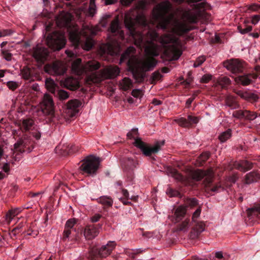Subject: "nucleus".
Listing matches in <instances>:
<instances>
[{
    "label": "nucleus",
    "instance_id": "obj_2",
    "mask_svg": "<svg viewBox=\"0 0 260 260\" xmlns=\"http://www.w3.org/2000/svg\"><path fill=\"white\" fill-rule=\"evenodd\" d=\"M67 27V31L71 41L76 46H81L82 48L85 50L89 51L94 46V40L86 33L84 35L83 38L82 39L80 32L76 25L72 27V24L69 23H66Z\"/></svg>",
    "mask_w": 260,
    "mask_h": 260
},
{
    "label": "nucleus",
    "instance_id": "obj_25",
    "mask_svg": "<svg viewBox=\"0 0 260 260\" xmlns=\"http://www.w3.org/2000/svg\"><path fill=\"white\" fill-rule=\"evenodd\" d=\"M186 214V207L182 206L178 207L174 212L173 221L178 222L181 220Z\"/></svg>",
    "mask_w": 260,
    "mask_h": 260
},
{
    "label": "nucleus",
    "instance_id": "obj_48",
    "mask_svg": "<svg viewBox=\"0 0 260 260\" xmlns=\"http://www.w3.org/2000/svg\"><path fill=\"white\" fill-rule=\"evenodd\" d=\"M184 202L186 206L190 207H194L198 204V201L195 198H185Z\"/></svg>",
    "mask_w": 260,
    "mask_h": 260
},
{
    "label": "nucleus",
    "instance_id": "obj_26",
    "mask_svg": "<svg viewBox=\"0 0 260 260\" xmlns=\"http://www.w3.org/2000/svg\"><path fill=\"white\" fill-rule=\"evenodd\" d=\"M21 74L23 79L29 81H34V77L36 74L34 69L28 67H24L21 71Z\"/></svg>",
    "mask_w": 260,
    "mask_h": 260
},
{
    "label": "nucleus",
    "instance_id": "obj_46",
    "mask_svg": "<svg viewBox=\"0 0 260 260\" xmlns=\"http://www.w3.org/2000/svg\"><path fill=\"white\" fill-rule=\"evenodd\" d=\"M125 253L128 256L131 257L133 258H135V255L140 253L142 252V250L140 249H126L124 250Z\"/></svg>",
    "mask_w": 260,
    "mask_h": 260
},
{
    "label": "nucleus",
    "instance_id": "obj_15",
    "mask_svg": "<svg viewBox=\"0 0 260 260\" xmlns=\"http://www.w3.org/2000/svg\"><path fill=\"white\" fill-rule=\"evenodd\" d=\"M108 30L112 34L117 36L119 38H124V32L121 30L120 23L117 16L110 22Z\"/></svg>",
    "mask_w": 260,
    "mask_h": 260
},
{
    "label": "nucleus",
    "instance_id": "obj_56",
    "mask_svg": "<svg viewBox=\"0 0 260 260\" xmlns=\"http://www.w3.org/2000/svg\"><path fill=\"white\" fill-rule=\"evenodd\" d=\"M110 18V15H105V16H104L100 21L101 25L103 27H106L109 22Z\"/></svg>",
    "mask_w": 260,
    "mask_h": 260
},
{
    "label": "nucleus",
    "instance_id": "obj_21",
    "mask_svg": "<svg viewBox=\"0 0 260 260\" xmlns=\"http://www.w3.org/2000/svg\"><path fill=\"white\" fill-rule=\"evenodd\" d=\"M177 123L183 127H189L192 124H197L199 122L198 117L188 115L187 119L184 117H181L176 120Z\"/></svg>",
    "mask_w": 260,
    "mask_h": 260
},
{
    "label": "nucleus",
    "instance_id": "obj_32",
    "mask_svg": "<svg viewBox=\"0 0 260 260\" xmlns=\"http://www.w3.org/2000/svg\"><path fill=\"white\" fill-rule=\"evenodd\" d=\"M225 104L226 106L232 109H238L240 107L236 98L233 96H229L226 98Z\"/></svg>",
    "mask_w": 260,
    "mask_h": 260
},
{
    "label": "nucleus",
    "instance_id": "obj_28",
    "mask_svg": "<svg viewBox=\"0 0 260 260\" xmlns=\"http://www.w3.org/2000/svg\"><path fill=\"white\" fill-rule=\"evenodd\" d=\"M170 174L176 180L181 182L184 185H187L189 183L188 178L179 173L175 169H171Z\"/></svg>",
    "mask_w": 260,
    "mask_h": 260
},
{
    "label": "nucleus",
    "instance_id": "obj_5",
    "mask_svg": "<svg viewBox=\"0 0 260 260\" xmlns=\"http://www.w3.org/2000/svg\"><path fill=\"white\" fill-rule=\"evenodd\" d=\"M191 177L195 181L201 180L205 177L204 184L206 190L209 192H218L220 189H221V186L219 184L212 185L213 177L212 174L209 172L197 170L191 173Z\"/></svg>",
    "mask_w": 260,
    "mask_h": 260
},
{
    "label": "nucleus",
    "instance_id": "obj_30",
    "mask_svg": "<svg viewBox=\"0 0 260 260\" xmlns=\"http://www.w3.org/2000/svg\"><path fill=\"white\" fill-rule=\"evenodd\" d=\"M260 179V174L257 171H252L247 174L245 176V183L250 184L253 182L257 181Z\"/></svg>",
    "mask_w": 260,
    "mask_h": 260
},
{
    "label": "nucleus",
    "instance_id": "obj_49",
    "mask_svg": "<svg viewBox=\"0 0 260 260\" xmlns=\"http://www.w3.org/2000/svg\"><path fill=\"white\" fill-rule=\"evenodd\" d=\"M132 85V82L128 78H124L122 80V88L124 90H127L131 88Z\"/></svg>",
    "mask_w": 260,
    "mask_h": 260
},
{
    "label": "nucleus",
    "instance_id": "obj_39",
    "mask_svg": "<svg viewBox=\"0 0 260 260\" xmlns=\"http://www.w3.org/2000/svg\"><path fill=\"white\" fill-rule=\"evenodd\" d=\"M20 212L19 209H15L9 210L6 215V219L9 224L13 218Z\"/></svg>",
    "mask_w": 260,
    "mask_h": 260
},
{
    "label": "nucleus",
    "instance_id": "obj_29",
    "mask_svg": "<svg viewBox=\"0 0 260 260\" xmlns=\"http://www.w3.org/2000/svg\"><path fill=\"white\" fill-rule=\"evenodd\" d=\"M157 63V60L154 58L151 57L142 62V68L146 71H151L155 67Z\"/></svg>",
    "mask_w": 260,
    "mask_h": 260
},
{
    "label": "nucleus",
    "instance_id": "obj_43",
    "mask_svg": "<svg viewBox=\"0 0 260 260\" xmlns=\"http://www.w3.org/2000/svg\"><path fill=\"white\" fill-rule=\"evenodd\" d=\"M218 83L222 88H225L231 84V80L227 77H221L218 79Z\"/></svg>",
    "mask_w": 260,
    "mask_h": 260
},
{
    "label": "nucleus",
    "instance_id": "obj_4",
    "mask_svg": "<svg viewBox=\"0 0 260 260\" xmlns=\"http://www.w3.org/2000/svg\"><path fill=\"white\" fill-rule=\"evenodd\" d=\"M133 134H138L137 128H134L132 132H128L127 134V137L129 139H134V145L140 149L145 156H150L153 154L157 153L161 149V147L164 145L165 141H158L153 146H151L143 142L140 138H134Z\"/></svg>",
    "mask_w": 260,
    "mask_h": 260
},
{
    "label": "nucleus",
    "instance_id": "obj_40",
    "mask_svg": "<svg viewBox=\"0 0 260 260\" xmlns=\"http://www.w3.org/2000/svg\"><path fill=\"white\" fill-rule=\"evenodd\" d=\"M178 30L181 34H186L192 29V28L185 23H180L177 26Z\"/></svg>",
    "mask_w": 260,
    "mask_h": 260
},
{
    "label": "nucleus",
    "instance_id": "obj_10",
    "mask_svg": "<svg viewBox=\"0 0 260 260\" xmlns=\"http://www.w3.org/2000/svg\"><path fill=\"white\" fill-rule=\"evenodd\" d=\"M46 42L50 48L56 51L59 50L64 47L66 40L62 34L57 31H54L48 36Z\"/></svg>",
    "mask_w": 260,
    "mask_h": 260
},
{
    "label": "nucleus",
    "instance_id": "obj_36",
    "mask_svg": "<svg viewBox=\"0 0 260 260\" xmlns=\"http://www.w3.org/2000/svg\"><path fill=\"white\" fill-rule=\"evenodd\" d=\"M53 94L61 101L66 100L69 98V93L67 91L62 89L56 90L53 93Z\"/></svg>",
    "mask_w": 260,
    "mask_h": 260
},
{
    "label": "nucleus",
    "instance_id": "obj_19",
    "mask_svg": "<svg viewBox=\"0 0 260 260\" xmlns=\"http://www.w3.org/2000/svg\"><path fill=\"white\" fill-rule=\"evenodd\" d=\"M104 76L107 79H114L120 73V69L116 66H110L102 71Z\"/></svg>",
    "mask_w": 260,
    "mask_h": 260
},
{
    "label": "nucleus",
    "instance_id": "obj_51",
    "mask_svg": "<svg viewBox=\"0 0 260 260\" xmlns=\"http://www.w3.org/2000/svg\"><path fill=\"white\" fill-rule=\"evenodd\" d=\"M257 115L254 112L249 111L245 110L244 118L249 120H253L256 118Z\"/></svg>",
    "mask_w": 260,
    "mask_h": 260
},
{
    "label": "nucleus",
    "instance_id": "obj_11",
    "mask_svg": "<svg viewBox=\"0 0 260 260\" xmlns=\"http://www.w3.org/2000/svg\"><path fill=\"white\" fill-rule=\"evenodd\" d=\"M40 107L42 112L48 117L50 122L54 121L55 118L54 104L51 95L45 94L42 102L40 103Z\"/></svg>",
    "mask_w": 260,
    "mask_h": 260
},
{
    "label": "nucleus",
    "instance_id": "obj_34",
    "mask_svg": "<svg viewBox=\"0 0 260 260\" xmlns=\"http://www.w3.org/2000/svg\"><path fill=\"white\" fill-rule=\"evenodd\" d=\"M34 125V121L30 118L23 119L20 128L22 132L28 131L31 129Z\"/></svg>",
    "mask_w": 260,
    "mask_h": 260
},
{
    "label": "nucleus",
    "instance_id": "obj_47",
    "mask_svg": "<svg viewBox=\"0 0 260 260\" xmlns=\"http://www.w3.org/2000/svg\"><path fill=\"white\" fill-rule=\"evenodd\" d=\"M162 76L159 71L154 72L152 73L151 77V83L153 84H155L157 81L159 80L162 78Z\"/></svg>",
    "mask_w": 260,
    "mask_h": 260
},
{
    "label": "nucleus",
    "instance_id": "obj_6",
    "mask_svg": "<svg viewBox=\"0 0 260 260\" xmlns=\"http://www.w3.org/2000/svg\"><path fill=\"white\" fill-rule=\"evenodd\" d=\"M79 168L82 174L87 176H94L96 174L100 166L99 158L90 155L82 161Z\"/></svg>",
    "mask_w": 260,
    "mask_h": 260
},
{
    "label": "nucleus",
    "instance_id": "obj_42",
    "mask_svg": "<svg viewBox=\"0 0 260 260\" xmlns=\"http://www.w3.org/2000/svg\"><path fill=\"white\" fill-rule=\"evenodd\" d=\"M232 136V131L230 129H228L226 131L220 134L218 137V138L221 142H224Z\"/></svg>",
    "mask_w": 260,
    "mask_h": 260
},
{
    "label": "nucleus",
    "instance_id": "obj_3",
    "mask_svg": "<svg viewBox=\"0 0 260 260\" xmlns=\"http://www.w3.org/2000/svg\"><path fill=\"white\" fill-rule=\"evenodd\" d=\"M136 49L133 47H128L121 55L120 62L127 61V64L129 70L132 72L133 77L137 82H142L144 80V75L138 68V60L137 58L132 54L135 53Z\"/></svg>",
    "mask_w": 260,
    "mask_h": 260
},
{
    "label": "nucleus",
    "instance_id": "obj_16",
    "mask_svg": "<svg viewBox=\"0 0 260 260\" xmlns=\"http://www.w3.org/2000/svg\"><path fill=\"white\" fill-rule=\"evenodd\" d=\"M81 104V102L77 99L70 100L66 105L67 112L71 117L75 116L78 113V108Z\"/></svg>",
    "mask_w": 260,
    "mask_h": 260
},
{
    "label": "nucleus",
    "instance_id": "obj_27",
    "mask_svg": "<svg viewBox=\"0 0 260 260\" xmlns=\"http://www.w3.org/2000/svg\"><path fill=\"white\" fill-rule=\"evenodd\" d=\"M205 230V223L203 222H198L191 232V237L193 239L199 237L200 234Z\"/></svg>",
    "mask_w": 260,
    "mask_h": 260
},
{
    "label": "nucleus",
    "instance_id": "obj_57",
    "mask_svg": "<svg viewBox=\"0 0 260 260\" xmlns=\"http://www.w3.org/2000/svg\"><path fill=\"white\" fill-rule=\"evenodd\" d=\"M24 225V223L23 222L19 223L15 228L13 229L11 232L12 234L14 236H16L19 232V230L23 228Z\"/></svg>",
    "mask_w": 260,
    "mask_h": 260
},
{
    "label": "nucleus",
    "instance_id": "obj_13",
    "mask_svg": "<svg viewBox=\"0 0 260 260\" xmlns=\"http://www.w3.org/2000/svg\"><path fill=\"white\" fill-rule=\"evenodd\" d=\"M245 66V62L238 59H232L223 62V66L234 74L242 73Z\"/></svg>",
    "mask_w": 260,
    "mask_h": 260
},
{
    "label": "nucleus",
    "instance_id": "obj_64",
    "mask_svg": "<svg viewBox=\"0 0 260 260\" xmlns=\"http://www.w3.org/2000/svg\"><path fill=\"white\" fill-rule=\"evenodd\" d=\"M260 20V16L256 15L252 17L251 22L253 24H256Z\"/></svg>",
    "mask_w": 260,
    "mask_h": 260
},
{
    "label": "nucleus",
    "instance_id": "obj_61",
    "mask_svg": "<svg viewBox=\"0 0 260 260\" xmlns=\"http://www.w3.org/2000/svg\"><path fill=\"white\" fill-rule=\"evenodd\" d=\"M212 76L209 74H205L202 77L201 79V82L202 83H207L210 80H211Z\"/></svg>",
    "mask_w": 260,
    "mask_h": 260
},
{
    "label": "nucleus",
    "instance_id": "obj_12",
    "mask_svg": "<svg viewBox=\"0 0 260 260\" xmlns=\"http://www.w3.org/2000/svg\"><path fill=\"white\" fill-rule=\"evenodd\" d=\"M137 164L136 161L129 157L123 158L121 160V167L127 182H133L134 179V169Z\"/></svg>",
    "mask_w": 260,
    "mask_h": 260
},
{
    "label": "nucleus",
    "instance_id": "obj_58",
    "mask_svg": "<svg viewBox=\"0 0 260 260\" xmlns=\"http://www.w3.org/2000/svg\"><path fill=\"white\" fill-rule=\"evenodd\" d=\"M206 58L203 56L199 57L193 64L194 67H198L201 66L205 60Z\"/></svg>",
    "mask_w": 260,
    "mask_h": 260
},
{
    "label": "nucleus",
    "instance_id": "obj_20",
    "mask_svg": "<svg viewBox=\"0 0 260 260\" xmlns=\"http://www.w3.org/2000/svg\"><path fill=\"white\" fill-rule=\"evenodd\" d=\"M44 69L46 73L52 75H60L62 73L60 66L56 62L45 64Z\"/></svg>",
    "mask_w": 260,
    "mask_h": 260
},
{
    "label": "nucleus",
    "instance_id": "obj_50",
    "mask_svg": "<svg viewBox=\"0 0 260 260\" xmlns=\"http://www.w3.org/2000/svg\"><path fill=\"white\" fill-rule=\"evenodd\" d=\"M95 0L90 1V6L88 9V13L89 16H93L95 13Z\"/></svg>",
    "mask_w": 260,
    "mask_h": 260
},
{
    "label": "nucleus",
    "instance_id": "obj_31",
    "mask_svg": "<svg viewBox=\"0 0 260 260\" xmlns=\"http://www.w3.org/2000/svg\"><path fill=\"white\" fill-rule=\"evenodd\" d=\"M182 17L190 23H196L198 21L197 15L190 12V11H185L183 13Z\"/></svg>",
    "mask_w": 260,
    "mask_h": 260
},
{
    "label": "nucleus",
    "instance_id": "obj_24",
    "mask_svg": "<svg viewBox=\"0 0 260 260\" xmlns=\"http://www.w3.org/2000/svg\"><path fill=\"white\" fill-rule=\"evenodd\" d=\"M234 166L236 169L245 172L252 168L253 164L247 160H242L239 162H235Z\"/></svg>",
    "mask_w": 260,
    "mask_h": 260
},
{
    "label": "nucleus",
    "instance_id": "obj_1",
    "mask_svg": "<svg viewBox=\"0 0 260 260\" xmlns=\"http://www.w3.org/2000/svg\"><path fill=\"white\" fill-rule=\"evenodd\" d=\"M124 24L129 31L135 45L151 56H157L159 55L158 48L153 41L159 40L163 45L165 50L161 57L167 60H176L181 55L182 51L176 46L177 39L171 35H165L160 37L155 31L150 34L151 40H145L144 35L136 30L137 24L144 26L147 25V21L143 16L133 15L126 14L124 17Z\"/></svg>",
    "mask_w": 260,
    "mask_h": 260
},
{
    "label": "nucleus",
    "instance_id": "obj_41",
    "mask_svg": "<svg viewBox=\"0 0 260 260\" xmlns=\"http://www.w3.org/2000/svg\"><path fill=\"white\" fill-rule=\"evenodd\" d=\"M72 230L64 229L63 232L62 240L63 241H68L70 239H74L75 235L72 234Z\"/></svg>",
    "mask_w": 260,
    "mask_h": 260
},
{
    "label": "nucleus",
    "instance_id": "obj_35",
    "mask_svg": "<svg viewBox=\"0 0 260 260\" xmlns=\"http://www.w3.org/2000/svg\"><path fill=\"white\" fill-rule=\"evenodd\" d=\"M247 216L249 218L252 216H258L260 215V204H255L252 208L247 210Z\"/></svg>",
    "mask_w": 260,
    "mask_h": 260
},
{
    "label": "nucleus",
    "instance_id": "obj_38",
    "mask_svg": "<svg viewBox=\"0 0 260 260\" xmlns=\"http://www.w3.org/2000/svg\"><path fill=\"white\" fill-rule=\"evenodd\" d=\"M45 85L46 88L51 92L53 93L56 90V85L53 79L51 78H46L45 80Z\"/></svg>",
    "mask_w": 260,
    "mask_h": 260
},
{
    "label": "nucleus",
    "instance_id": "obj_63",
    "mask_svg": "<svg viewBox=\"0 0 260 260\" xmlns=\"http://www.w3.org/2000/svg\"><path fill=\"white\" fill-rule=\"evenodd\" d=\"M260 9V5L253 4L249 6L248 9L251 11H257Z\"/></svg>",
    "mask_w": 260,
    "mask_h": 260
},
{
    "label": "nucleus",
    "instance_id": "obj_37",
    "mask_svg": "<svg viewBox=\"0 0 260 260\" xmlns=\"http://www.w3.org/2000/svg\"><path fill=\"white\" fill-rule=\"evenodd\" d=\"M98 202L107 207H111L113 205L112 199L107 196L101 197L98 199Z\"/></svg>",
    "mask_w": 260,
    "mask_h": 260
},
{
    "label": "nucleus",
    "instance_id": "obj_62",
    "mask_svg": "<svg viewBox=\"0 0 260 260\" xmlns=\"http://www.w3.org/2000/svg\"><path fill=\"white\" fill-rule=\"evenodd\" d=\"M210 156V152H206L203 153L201 155L200 158L202 161L205 162L209 158Z\"/></svg>",
    "mask_w": 260,
    "mask_h": 260
},
{
    "label": "nucleus",
    "instance_id": "obj_17",
    "mask_svg": "<svg viewBox=\"0 0 260 260\" xmlns=\"http://www.w3.org/2000/svg\"><path fill=\"white\" fill-rule=\"evenodd\" d=\"M257 75L254 74H244L236 77L235 81L243 86H247L252 82V79H256Z\"/></svg>",
    "mask_w": 260,
    "mask_h": 260
},
{
    "label": "nucleus",
    "instance_id": "obj_45",
    "mask_svg": "<svg viewBox=\"0 0 260 260\" xmlns=\"http://www.w3.org/2000/svg\"><path fill=\"white\" fill-rule=\"evenodd\" d=\"M166 193L170 197H179L180 198H182L183 197L182 195L179 191L170 187H169L167 189Z\"/></svg>",
    "mask_w": 260,
    "mask_h": 260
},
{
    "label": "nucleus",
    "instance_id": "obj_53",
    "mask_svg": "<svg viewBox=\"0 0 260 260\" xmlns=\"http://www.w3.org/2000/svg\"><path fill=\"white\" fill-rule=\"evenodd\" d=\"M7 85L10 89L13 91L15 90L19 87V84L17 82L12 81L8 82Z\"/></svg>",
    "mask_w": 260,
    "mask_h": 260
},
{
    "label": "nucleus",
    "instance_id": "obj_60",
    "mask_svg": "<svg viewBox=\"0 0 260 260\" xmlns=\"http://www.w3.org/2000/svg\"><path fill=\"white\" fill-rule=\"evenodd\" d=\"M238 29H239V31L241 34H244L251 31L252 29V26H246L245 28H240V26H239Z\"/></svg>",
    "mask_w": 260,
    "mask_h": 260
},
{
    "label": "nucleus",
    "instance_id": "obj_14",
    "mask_svg": "<svg viewBox=\"0 0 260 260\" xmlns=\"http://www.w3.org/2000/svg\"><path fill=\"white\" fill-rule=\"evenodd\" d=\"M32 56L41 66L48 59L49 52L47 48L37 46L33 48Z\"/></svg>",
    "mask_w": 260,
    "mask_h": 260
},
{
    "label": "nucleus",
    "instance_id": "obj_18",
    "mask_svg": "<svg viewBox=\"0 0 260 260\" xmlns=\"http://www.w3.org/2000/svg\"><path fill=\"white\" fill-rule=\"evenodd\" d=\"M234 92L237 95L240 96L241 98L248 101L255 102L258 99V96L257 94L252 92L249 90H235Z\"/></svg>",
    "mask_w": 260,
    "mask_h": 260
},
{
    "label": "nucleus",
    "instance_id": "obj_7",
    "mask_svg": "<svg viewBox=\"0 0 260 260\" xmlns=\"http://www.w3.org/2000/svg\"><path fill=\"white\" fill-rule=\"evenodd\" d=\"M172 10V5L168 1H165L159 6L158 14V25L164 30L168 29L171 23L172 17L168 14Z\"/></svg>",
    "mask_w": 260,
    "mask_h": 260
},
{
    "label": "nucleus",
    "instance_id": "obj_59",
    "mask_svg": "<svg viewBox=\"0 0 260 260\" xmlns=\"http://www.w3.org/2000/svg\"><path fill=\"white\" fill-rule=\"evenodd\" d=\"M2 54L3 57L8 61H10L12 58V54L7 50H2Z\"/></svg>",
    "mask_w": 260,
    "mask_h": 260
},
{
    "label": "nucleus",
    "instance_id": "obj_52",
    "mask_svg": "<svg viewBox=\"0 0 260 260\" xmlns=\"http://www.w3.org/2000/svg\"><path fill=\"white\" fill-rule=\"evenodd\" d=\"M245 110H237L233 112V116L237 119H242L244 118Z\"/></svg>",
    "mask_w": 260,
    "mask_h": 260
},
{
    "label": "nucleus",
    "instance_id": "obj_9",
    "mask_svg": "<svg viewBox=\"0 0 260 260\" xmlns=\"http://www.w3.org/2000/svg\"><path fill=\"white\" fill-rule=\"evenodd\" d=\"M115 246L114 241H109L100 248H92L89 250L87 258L90 260H96L99 258L106 257L110 254Z\"/></svg>",
    "mask_w": 260,
    "mask_h": 260
},
{
    "label": "nucleus",
    "instance_id": "obj_23",
    "mask_svg": "<svg viewBox=\"0 0 260 260\" xmlns=\"http://www.w3.org/2000/svg\"><path fill=\"white\" fill-rule=\"evenodd\" d=\"M64 87L71 90H76L80 88V85L79 81L73 77H68L62 83Z\"/></svg>",
    "mask_w": 260,
    "mask_h": 260
},
{
    "label": "nucleus",
    "instance_id": "obj_44",
    "mask_svg": "<svg viewBox=\"0 0 260 260\" xmlns=\"http://www.w3.org/2000/svg\"><path fill=\"white\" fill-rule=\"evenodd\" d=\"M77 223V219L75 218H71L67 220L64 229L71 230L76 232V229L74 228Z\"/></svg>",
    "mask_w": 260,
    "mask_h": 260
},
{
    "label": "nucleus",
    "instance_id": "obj_54",
    "mask_svg": "<svg viewBox=\"0 0 260 260\" xmlns=\"http://www.w3.org/2000/svg\"><path fill=\"white\" fill-rule=\"evenodd\" d=\"M189 220L187 218L179 225L178 230L179 231H185L188 228Z\"/></svg>",
    "mask_w": 260,
    "mask_h": 260
},
{
    "label": "nucleus",
    "instance_id": "obj_22",
    "mask_svg": "<svg viewBox=\"0 0 260 260\" xmlns=\"http://www.w3.org/2000/svg\"><path fill=\"white\" fill-rule=\"evenodd\" d=\"M99 229L95 225H88L85 227L84 236L86 239L91 240L94 238L99 234Z\"/></svg>",
    "mask_w": 260,
    "mask_h": 260
},
{
    "label": "nucleus",
    "instance_id": "obj_33",
    "mask_svg": "<svg viewBox=\"0 0 260 260\" xmlns=\"http://www.w3.org/2000/svg\"><path fill=\"white\" fill-rule=\"evenodd\" d=\"M27 140L26 139H19L15 144L14 148L20 152L25 151V149L27 147Z\"/></svg>",
    "mask_w": 260,
    "mask_h": 260
},
{
    "label": "nucleus",
    "instance_id": "obj_55",
    "mask_svg": "<svg viewBox=\"0 0 260 260\" xmlns=\"http://www.w3.org/2000/svg\"><path fill=\"white\" fill-rule=\"evenodd\" d=\"M13 33V31L10 29H0V38L11 36Z\"/></svg>",
    "mask_w": 260,
    "mask_h": 260
},
{
    "label": "nucleus",
    "instance_id": "obj_8",
    "mask_svg": "<svg viewBox=\"0 0 260 260\" xmlns=\"http://www.w3.org/2000/svg\"><path fill=\"white\" fill-rule=\"evenodd\" d=\"M101 67L99 62L94 60H89L83 66L81 58H77L72 63V70L76 74L80 75L83 73L92 72L98 70Z\"/></svg>",
    "mask_w": 260,
    "mask_h": 260
}]
</instances>
